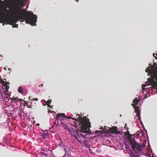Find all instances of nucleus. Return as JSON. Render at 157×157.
<instances>
[{
    "label": "nucleus",
    "instance_id": "aec40b11",
    "mask_svg": "<svg viewBox=\"0 0 157 157\" xmlns=\"http://www.w3.org/2000/svg\"><path fill=\"white\" fill-rule=\"evenodd\" d=\"M41 153L44 155H46L47 154H45V153H44L43 152H41L40 153Z\"/></svg>",
    "mask_w": 157,
    "mask_h": 157
},
{
    "label": "nucleus",
    "instance_id": "20e7f679",
    "mask_svg": "<svg viewBox=\"0 0 157 157\" xmlns=\"http://www.w3.org/2000/svg\"><path fill=\"white\" fill-rule=\"evenodd\" d=\"M80 123L81 125L82 132L87 133V129H89L91 127V124L89 122V119L86 117H82L80 120Z\"/></svg>",
    "mask_w": 157,
    "mask_h": 157
},
{
    "label": "nucleus",
    "instance_id": "412c9836",
    "mask_svg": "<svg viewBox=\"0 0 157 157\" xmlns=\"http://www.w3.org/2000/svg\"><path fill=\"white\" fill-rule=\"evenodd\" d=\"M87 144V141H85L84 142V144L86 145Z\"/></svg>",
    "mask_w": 157,
    "mask_h": 157
},
{
    "label": "nucleus",
    "instance_id": "bb28decb",
    "mask_svg": "<svg viewBox=\"0 0 157 157\" xmlns=\"http://www.w3.org/2000/svg\"><path fill=\"white\" fill-rule=\"evenodd\" d=\"M127 124H126L125 125L124 128H125L126 127Z\"/></svg>",
    "mask_w": 157,
    "mask_h": 157
},
{
    "label": "nucleus",
    "instance_id": "9b49d317",
    "mask_svg": "<svg viewBox=\"0 0 157 157\" xmlns=\"http://www.w3.org/2000/svg\"><path fill=\"white\" fill-rule=\"evenodd\" d=\"M24 105H25L27 106L28 108H32L33 105H29L28 104V102L27 101H24Z\"/></svg>",
    "mask_w": 157,
    "mask_h": 157
},
{
    "label": "nucleus",
    "instance_id": "9d476101",
    "mask_svg": "<svg viewBox=\"0 0 157 157\" xmlns=\"http://www.w3.org/2000/svg\"><path fill=\"white\" fill-rule=\"evenodd\" d=\"M12 101L13 102V101L14 102L17 101V102H18V101H23L22 99H21L18 98H12Z\"/></svg>",
    "mask_w": 157,
    "mask_h": 157
},
{
    "label": "nucleus",
    "instance_id": "6ab92c4d",
    "mask_svg": "<svg viewBox=\"0 0 157 157\" xmlns=\"http://www.w3.org/2000/svg\"><path fill=\"white\" fill-rule=\"evenodd\" d=\"M64 128L66 129H68V128L67 126L65 125Z\"/></svg>",
    "mask_w": 157,
    "mask_h": 157
},
{
    "label": "nucleus",
    "instance_id": "a878e982",
    "mask_svg": "<svg viewBox=\"0 0 157 157\" xmlns=\"http://www.w3.org/2000/svg\"><path fill=\"white\" fill-rule=\"evenodd\" d=\"M17 26V25H15V26H14V27H16V26Z\"/></svg>",
    "mask_w": 157,
    "mask_h": 157
},
{
    "label": "nucleus",
    "instance_id": "2eb2a0df",
    "mask_svg": "<svg viewBox=\"0 0 157 157\" xmlns=\"http://www.w3.org/2000/svg\"><path fill=\"white\" fill-rule=\"evenodd\" d=\"M18 91L19 93L22 94L23 91V90L22 88L21 87H20L18 90Z\"/></svg>",
    "mask_w": 157,
    "mask_h": 157
},
{
    "label": "nucleus",
    "instance_id": "a211bd4d",
    "mask_svg": "<svg viewBox=\"0 0 157 157\" xmlns=\"http://www.w3.org/2000/svg\"><path fill=\"white\" fill-rule=\"evenodd\" d=\"M41 150L42 151H47V149H45L44 148H41Z\"/></svg>",
    "mask_w": 157,
    "mask_h": 157
},
{
    "label": "nucleus",
    "instance_id": "c85d7f7f",
    "mask_svg": "<svg viewBox=\"0 0 157 157\" xmlns=\"http://www.w3.org/2000/svg\"><path fill=\"white\" fill-rule=\"evenodd\" d=\"M132 157H135V155H133Z\"/></svg>",
    "mask_w": 157,
    "mask_h": 157
},
{
    "label": "nucleus",
    "instance_id": "0eeeda50",
    "mask_svg": "<svg viewBox=\"0 0 157 157\" xmlns=\"http://www.w3.org/2000/svg\"><path fill=\"white\" fill-rule=\"evenodd\" d=\"M0 82L1 84L5 87V89L6 90V91L8 92L9 88V86L8 85H9L10 83L9 82H7L6 81H4L2 79H0Z\"/></svg>",
    "mask_w": 157,
    "mask_h": 157
},
{
    "label": "nucleus",
    "instance_id": "dca6fc26",
    "mask_svg": "<svg viewBox=\"0 0 157 157\" xmlns=\"http://www.w3.org/2000/svg\"><path fill=\"white\" fill-rule=\"evenodd\" d=\"M147 81L146 82V84H145V85H142V89L143 90H144V89H145L144 87H146L147 86V85H148V86H150V85H148V84H147Z\"/></svg>",
    "mask_w": 157,
    "mask_h": 157
},
{
    "label": "nucleus",
    "instance_id": "6e6552de",
    "mask_svg": "<svg viewBox=\"0 0 157 157\" xmlns=\"http://www.w3.org/2000/svg\"><path fill=\"white\" fill-rule=\"evenodd\" d=\"M67 118L68 119H70L71 118V117H66L64 113H59L56 115V119H61V118Z\"/></svg>",
    "mask_w": 157,
    "mask_h": 157
},
{
    "label": "nucleus",
    "instance_id": "f8f14e48",
    "mask_svg": "<svg viewBox=\"0 0 157 157\" xmlns=\"http://www.w3.org/2000/svg\"><path fill=\"white\" fill-rule=\"evenodd\" d=\"M139 101V100L137 99V98H136L133 100V102L134 104V105H137Z\"/></svg>",
    "mask_w": 157,
    "mask_h": 157
},
{
    "label": "nucleus",
    "instance_id": "423d86ee",
    "mask_svg": "<svg viewBox=\"0 0 157 157\" xmlns=\"http://www.w3.org/2000/svg\"><path fill=\"white\" fill-rule=\"evenodd\" d=\"M74 137L80 143L82 144L81 141L82 140V139H84V137L83 135L77 132L76 134L74 135Z\"/></svg>",
    "mask_w": 157,
    "mask_h": 157
},
{
    "label": "nucleus",
    "instance_id": "7ed1b4c3",
    "mask_svg": "<svg viewBox=\"0 0 157 157\" xmlns=\"http://www.w3.org/2000/svg\"><path fill=\"white\" fill-rule=\"evenodd\" d=\"M124 134L125 135L128 136L127 138L130 142L132 150L135 151V149H136L140 153L142 152V148L145 147V144L143 143L140 144L136 142L135 138H132L131 137L133 135L130 134L128 130L126 132H124Z\"/></svg>",
    "mask_w": 157,
    "mask_h": 157
},
{
    "label": "nucleus",
    "instance_id": "b1692460",
    "mask_svg": "<svg viewBox=\"0 0 157 157\" xmlns=\"http://www.w3.org/2000/svg\"><path fill=\"white\" fill-rule=\"evenodd\" d=\"M46 134H44V135L43 136V137H44L45 136H46Z\"/></svg>",
    "mask_w": 157,
    "mask_h": 157
},
{
    "label": "nucleus",
    "instance_id": "5701e85b",
    "mask_svg": "<svg viewBox=\"0 0 157 157\" xmlns=\"http://www.w3.org/2000/svg\"><path fill=\"white\" fill-rule=\"evenodd\" d=\"M135 156V157H139V155H137L136 156Z\"/></svg>",
    "mask_w": 157,
    "mask_h": 157
},
{
    "label": "nucleus",
    "instance_id": "f3484780",
    "mask_svg": "<svg viewBox=\"0 0 157 157\" xmlns=\"http://www.w3.org/2000/svg\"><path fill=\"white\" fill-rule=\"evenodd\" d=\"M18 1L19 3H20L22 5L24 3V0H18Z\"/></svg>",
    "mask_w": 157,
    "mask_h": 157
},
{
    "label": "nucleus",
    "instance_id": "39448f33",
    "mask_svg": "<svg viewBox=\"0 0 157 157\" xmlns=\"http://www.w3.org/2000/svg\"><path fill=\"white\" fill-rule=\"evenodd\" d=\"M107 132L109 133L120 134V131L117 130V126H113L111 128L109 127L107 130Z\"/></svg>",
    "mask_w": 157,
    "mask_h": 157
},
{
    "label": "nucleus",
    "instance_id": "cd10ccee",
    "mask_svg": "<svg viewBox=\"0 0 157 157\" xmlns=\"http://www.w3.org/2000/svg\"><path fill=\"white\" fill-rule=\"evenodd\" d=\"M6 67H4L3 69L5 70H6Z\"/></svg>",
    "mask_w": 157,
    "mask_h": 157
},
{
    "label": "nucleus",
    "instance_id": "c756f323",
    "mask_svg": "<svg viewBox=\"0 0 157 157\" xmlns=\"http://www.w3.org/2000/svg\"><path fill=\"white\" fill-rule=\"evenodd\" d=\"M76 2H78L79 0H76Z\"/></svg>",
    "mask_w": 157,
    "mask_h": 157
},
{
    "label": "nucleus",
    "instance_id": "4468645a",
    "mask_svg": "<svg viewBox=\"0 0 157 157\" xmlns=\"http://www.w3.org/2000/svg\"><path fill=\"white\" fill-rule=\"evenodd\" d=\"M52 102V100H50V99H49L48 101H47V104L48 105V107H49L50 106V104Z\"/></svg>",
    "mask_w": 157,
    "mask_h": 157
},
{
    "label": "nucleus",
    "instance_id": "ddd939ff",
    "mask_svg": "<svg viewBox=\"0 0 157 157\" xmlns=\"http://www.w3.org/2000/svg\"><path fill=\"white\" fill-rule=\"evenodd\" d=\"M136 115L135 117H137L138 118V120H140V113H136Z\"/></svg>",
    "mask_w": 157,
    "mask_h": 157
},
{
    "label": "nucleus",
    "instance_id": "1a4fd4ad",
    "mask_svg": "<svg viewBox=\"0 0 157 157\" xmlns=\"http://www.w3.org/2000/svg\"><path fill=\"white\" fill-rule=\"evenodd\" d=\"M132 105L133 106L134 109H135L136 113H140L139 107L137 106L136 105H134L133 104H132Z\"/></svg>",
    "mask_w": 157,
    "mask_h": 157
},
{
    "label": "nucleus",
    "instance_id": "72a5a7b5",
    "mask_svg": "<svg viewBox=\"0 0 157 157\" xmlns=\"http://www.w3.org/2000/svg\"><path fill=\"white\" fill-rule=\"evenodd\" d=\"M48 112L49 111V112H50V110H49L48 111Z\"/></svg>",
    "mask_w": 157,
    "mask_h": 157
},
{
    "label": "nucleus",
    "instance_id": "7c9ffc66",
    "mask_svg": "<svg viewBox=\"0 0 157 157\" xmlns=\"http://www.w3.org/2000/svg\"><path fill=\"white\" fill-rule=\"evenodd\" d=\"M28 7H29L28 6H26L27 8H28Z\"/></svg>",
    "mask_w": 157,
    "mask_h": 157
},
{
    "label": "nucleus",
    "instance_id": "f704fd0d",
    "mask_svg": "<svg viewBox=\"0 0 157 157\" xmlns=\"http://www.w3.org/2000/svg\"><path fill=\"white\" fill-rule=\"evenodd\" d=\"M48 112L49 111V112H50V110H49L48 111Z\"/></svg>",
    "mask_w": 157,
    "mask_h": 157
},
{
    "label": "nucleus",
    "instance_id": "4be33fe9",
    "mask_svg": "<svg viewBox=\"0 0 157 157\" xmlns=\"http://www.w3.org/2000/svg\"><path fill=\"white\" fill-rule=\"evenodd\" d=\"M34 100L35 101H38V100L37 98H35Z\"/></svg>",
    "mask_w": 157,
    "mask_h": 157
},
{
    "label": "nucleus",
    "instance_id": "c9c22d12",
    "mask_svg": "<svg viewBox=\"0 0 157 157\" xmlns=\"http://www.w3.org/2000/svg\"><path fill=\"white\" fill-rule=\"evenodd\" d=\"M156 55L157 56V53L156 54Z\"/></svg>",
    "mask_w": 157,
    "mask_h": 157
},
{
    "label": "nucleus",
    "instance_id": "473e14b6",
    "mask_svg": "<svg viewBox=\"0 0 157 157\" xmlns=\"http://www.w3.org/2000/svg\"><path fill=\"white\" fill-rule=\"evenodd\" d=\"M43 84H41V86H43Z\"/></svg>",
    "mask_w": 157,
    "mask_h": 157
},
{
    "label": "nucleus",
    "instance_id": "f257e3e1",
    "mask_svg": "<svg viewBox=\"0 0 157 157\" xmlns=\"http://www.w3.org/2000/svg\"><path fill=\"white\" fill-rule=\"evenodd\" d=\"M37 17L32 12L27 11L26 13H23L12 16L10 17L8 20L11 23H16L18 20H25L26 23L29 24L33 26L36 25Z\"/></svg>",
    "mask_w": 157,
    "mask_h": 157
},
{
    "label": "nucleus",
    "instance_id": "f03ea898",
    "mask_svg": "<svg viewBox=\"0 0 157 157\" xmlns=\"http://www.w3.org/2000/svg\"><path fill=\"white\" fill-rule=\"evenodd\" d=\"M145 71L148 73V75H150L151 77L147 78V84L151 85L152 88L157 90V67L154 69L149 67L146 69Z\"/></svg>",
    "mask_w": 157,
    "mask_h": 157
},
{
    "label": "nucleus",
    "instance_id": "2f4dec72",
    "mask_svg": "<svg viewBox=\"0 0 157 157\" xmlns=\"http://www.w3.org/2000/svg\"><path fill=\"white\" fill-rule=\"evenodd\" d=\"M29 98L30 99H31V98H30V97H29Z\"/></svg>",
    "mask_w": 157,
    "mask_h": 157
},
{
    "label": "nucleus",
    "instance_id": "393cba45",
    "mask_svg": "<svg viewBox=\"0 0 157 157\" xmlns=\"http://www.w3.org/2000/svg\"><path fill=\"white\" fill-rule=\"evenodd\" d=\"M72 119L73 120H76V119L75 118H72Z\"/></svg>",
    "mask_w": 157,
    "mask_h": 157
}]
</instances>
